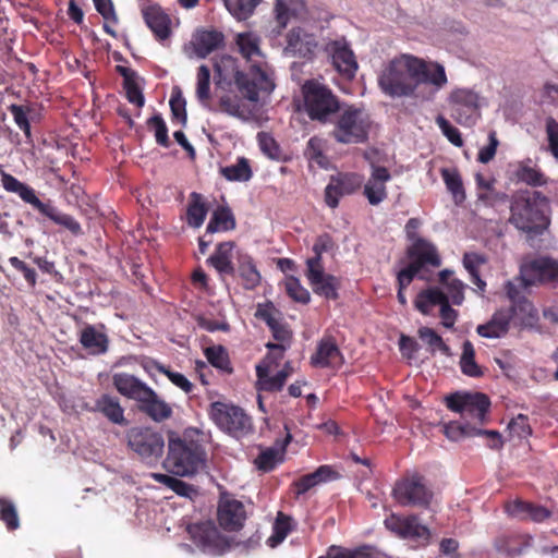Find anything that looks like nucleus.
I'll return each mask as SVG.
<instances>
[{
  "mask_svg": "<svg viewBox=\"0 0 558 558\" xmlns=\"http://www.w3.org/2000/svg\"><path fill=\"white\" fill-rule=\"evenodd\" d=\"M447 408L460 414H466L483 423L490 407L489 398L482 392H454L445 399Z\"/></svg>",
  "mask_w": 558,
  "mask_h": 558,
  "instance_id": "13",
  "label": "nucleus"
},
{
  "mask_svg": "<svg viewBox=\"0 0 558 558\" xmlns=\"http://www.w3.org/2000/svg\"><path fill=\"white\" fill-rule=\"evenodd\" d=\"M2 185L5 191L17 194L26 204H29L34 209L40 204V199L37 197L35 190L17 180L15 177L9 173H2Z\"/></svg>",
  "mask_w": 558,
  "mask_h": 558,
  "instance_id": "35",
  "label": "nucleus"
},
{
  "mask_svg": "<svg viewBox=\"0 0 558 558\" xmlns=\"http://www.w3.org/2000/svg\"><path fill=\"white\" fill-rule=\"evenodd\" d=\"M392 496L400 506L427 508L434 494L427 487L424 476L414 473L402 477L395 484Z\"/></svg>",
  "mask_w": 558,
  "mask_h": 558,
  "instance_id": "11",
  "label": "nucleus"
},
{
  "mask_svg": "<svg viewBox=\"0 0 558 558\" xmlns=\"http://www.w3.org/2000/svg\"><path fill=\"white\" fill-rule=\"evenodd\" d=\"M510 323L509 312H505L504 308H500L494 313L486 324L478 325L476 332L483 338H501L508 332Z\"/></svg>",
  "mask_w": 558,
  "mask_h": 558,
  "instance_id": "30",
  "label": "nucleus"
},
{
  "mask_svg": "<svg viewBox=\"0 0 558 558\" xmlns=\"http://www.w3.org/2000/svg\"><path fill=\"white\" fill-rule=\"evenodd\" d=\"M333 245V240L328 233L318 235L313 245L315 255L306 260V267L323 266V254L332 250Z\"/></svg>",
  "mask_w": 558,
  "mask_h": 558,
  "instance_id": "54",
  "label": "nucleus"
},
{
  "mask_svg": "<svg viewBox=\"0 0 558 558\" xmlns=\"http://www.w3.org/2000/svg\"><path fill=\"white\" fill-rule=\"evenodd\" d=\"M151 477L158 483L163 484L168 488L172 489L179 496L192 497V495L196 493L193 485L187 484L174 476L162 473H153Z\"/></svg>",
  "mask_w": 558,
  "mask_h": 558,
  "instance_id": "49",
  "label": "nucleus"
},
{
  "mask_svg": "<svg viewBox=\"0 0 558 558\" xmlns=\"http://www.w3.org/2000/svg\"><path fill=\"white\" fill-rule=\"evenodd\" d=\"M140 412L147 415L154 422H163L171 417V407L154 389H149L137 403Z\"/></svg>",
  "mask_w": 558,
  "mask_h": 558,
  "instance_id": "25",
  "label": "nucleus"
},
{
  "mask_svg": "<svg viewBox=\"0 0 558 558\" xmlns=\"http://www.w3.org/2000/svg\"><path fill=\"white\" fill-rule=\"evenodd\" d=\"M112 384L118 392L137 403L150 389L144 381L136 376L128 373H117L112 377Z\"/></svg>",
  "mask_w": 558,
  "mask_h": 558,
  "instance_id": "26",
  "label": "nucleus"
},
{
  "mask_svg": "<svg viewBox=\"0 0 558 558\" xmlns=\"http://www.w3.org/2000/svg\"><path fill=\"white\" fill-rule=\"evenodd\" d=\"M223 44V34L216 29H198L193 36L194 50L199 58H206Z\"/></svg>",
  "mask_w": 558,
  "mask_h": 558,
  "instance_id": "29",
  "label": "nucleus"
},
{
  "mask_svg": "<svg viewBox=\"0 0 558 558\" xmlns=\"http://www.w3.org/2000/svg\"><path fill=\"white\" fill-rule=\"evenodd\" d=\"M234 242H221L216 246L215 253L207 259V264L214 267L222 276H234L235 266L233 259Z\"/></svg>",
  "mask_w": 558,
  "mask_h": 558,
  "instance_id": "28",
  "label": "nucleus"
},
{
  "mask_svg": "<svg viewBox=\"0 0 558 558\" xmlns=\"http://www.w3.org/2000/svg\"><path fill=\"white\" fill-rule=\"evenodd\" d=\"M172 120L185 126L187 123L186 101L179 87L173 88L169 100Z\"/></svg>",
  "mask_w": 558,
  "mask_h": 558,
  "instance_id": "53",
  "label": "nucleus"
},
{
  "mask_svg": "<svg viewBox=\"0 0 558 558\" xmlns=\"http://www.w3.org/2000/svg\"><path fill=\"white\" fill-rule=\"evenodd\" d=\"M204 354L207 361L216 368L231 374L233 368L231 366L230 357L228 351L222 345H213L208 347L204 350Z\"/></svg>",
  "mask_w": 558,
  "mask_h": 558,
  "instance_id": "48",
  "label": "nucleus"
},
{
  "mask_svg": "<svg viewBox=\"0 0 558 558\" xmlns=\"http://www.w3.org/2000/svg\"><path fill=\"white\" fill-rule=\"evenodd\" d=\"M235 228V219L229 207L220 206L211 215L206 227V233L213 234L220 231H229Z\"/></svg>",
  "mask_w": 558,
  "mask_h": 558,
  "instance_id": "42",
  "label": "nucleus"
},
{
  "mask_svg": "<svg viewBox=\"0 0 558 558\" xmlns=\"http://www.w3.org/2000/svg\"><path fill=\"white\" fill-rule=\"evenodd\" d=\"M515 174L519 181L531 186H541L546 183L543 173L527 165H520Z\"/></svg>",
  "mask_w": 558,
  "mask_h": 558,
  "instance_id": "61",
  "label": "nucleus"
},
{
  "mask_svg": "<svg viewBox=\"0 0 558 558\" xmlns=\"http://www.w3.org/2000/svg\"><path fill=\"white\" fill-rule=\"evenodd\" d=\"M214 68L218 87H231L234 84L248 101L256 102L260 92L270 93L275 88L272 78L260 64H252L248 72H243L239 70L236 59L222 56L216 60Z\"/></svg>",
  "mask_w": 558,
  "mask_h": 558,
  "instance_id": "2",
  "label": "nucleus"
},
{
  "mask_svg": "<svg viewBox=\"0 0 558 558\" xmlns=\"http://www.w3.org/2000/svg\"><path fill=\"white\" fill-rule=\"evenodd\" d=\"M294 521L293 519L284 514L283 512H278L277 518L275 520L272 526V535L267 539V544L270 547H276L288 536V534L293 530Z\"/></svg>",
  "mask_w": 558,
  "mask_h": 558,
  "instance_id": "44",
  "label": "nucleus"
},
{
  "mask_svg": "<svg viewBox=\"0 0 558 558\" xmlns=\"http://www.w3.org/2000/svg\"><path fill=\"white\" fill-rule=\"evenodd\" d=\"M306 278L310 281L314 292L327 300H337L339 298V279L324 271V266L306 267Z\"/></svg>",
  "mask_w": 558,
  "mask_h": 558,
  "instance_id": "21",
  "label": "nucleus"
},
{
  "mask_svg": "<svg viewBox=\"0 0 558 558\" xmlns=\"http://www.w3.org/2000/svg\"><path fill=\"white\" fill-rule=\"evenodd\" d=\"M384 523L387 530L401 538L425 542H428L430 538L429 529L426 525L421 524L418 522V518L414 514L403 517L391 513L385 519Z\"/></svg>",
  "mask_w": 558,
  "mask_h": 558,
  "instance_id": "17",
  "label": "nucleus"
},
{
  "mask_svg": "<svg viewBox=\"0 0 558 558\" xmlns=\"http://www.w3.org/2000/svg\"><path fill=\"white\" fill-rule=\"evenodd\" d=\"M220 173L228 181L246 182L252 175V169L246 158L240 157L235 165L222 167Z\"/></svg>",
  "mask_w": 558,
  "mask_h": 558,
  "instance_id": "46",
  "label": "nucleus"
},
{
  "mask_svg": "<svg viewBox=\"0 0 558 558\" xmlns=\"http://www.w3.org/2000/svg\"><path fill=\"white\" fill-rule=\"evenodd\" d=\"M258 145L263 154L274 160L282 159V150L276 140L266 132L257 134Z\"/></svg>",
  "mask_w": 558,
  "mask_h": 558,
  "instance_id": "59",
  "label": "nucleus"
},
{
  "mask_svg": "<svg viewBox=\"0 0 558 558\" xmlns=\"http://www.w3.org/2000/svg\"><path fill=\"white\" fill-rule=\"evenodd\" d=\"M262 0H226L228 11L238 20L248 19Z\"/></svg>",
  "mask_w": 558,
  "mask_h": 558,
  "instance_id": "52",
  "label": "nucleus"
},
{
  "mask_svg": "<svg viewBox=\"0 0 558 558\" xmlns=\"http://www.w3.org/2000/svg\"><path fill=\"white\" fill-rule=\"evenodd\" d=\"M186 531L192 542L204 553L220 555L230 547L227 537L210 520L189 524Z\"/></svg>",
  "mask_w": 558,
  "mask_h": 558,
  "instance_id": "12",
  "label": "nucleus"
},
{
  "mask_svg": "<svg viewBox=\"0 0 558 558\" xmlns=\"http://www.w3.org/2000/svg\"><path fill=\"white\" fill-rule=\"evenodd\" d=\"M316 47L314 38L305 34L300 27L292 28L287 34V49L305 57L312 52V48Z\"/></svg>",
  "mask_w": 558,
  "mask_h": 558,
  "instance_id": "41",
  "label": "nucleus"
},
{
  "mask_svg": "<svg viewBox=\"0 0 558 558\" xmlns=\"http://www.w3.org/2000/svg\"><path fill=\"white\" fill-rule=\"evenodd\" d=\"M9 111L13 117L15 124L19 126L21 131H23L25 137L28 141H32V131L29 124V113L32 112V108L28 106L12 104L9 106Z\"/></svg>",
  "mask_w": 558,
  "mask_h": 558,
  "instance_id": "55",
  "label": "nucleus"
},
{
  "mask_svg": "<svg viewBox=\"0 0 558 558\" xmlns=\"http://www.w3.org/2000/svg\"><path fill=\"white\" fill-rule=\"evenodd\" d=\"M504 510L512 519L535 523H542L551 515V511L546 507L520 498L506 501Z\"/></svg>",
  "mask_w": 558,
  "mask_h": 558,
  "instance_id": "18",
  "label": "nucleus"
},
{
  "mask_svg": "<svg viewBox=\"0 0 558 558\" xmlns=\"http://www.w3.org/2000/svg\"><path fill=\"white\" fill-rule=\"evenodd\" d=\"M10 265L17 271H20L27 284L31 288H35L37 284V272L34 268L29 267L25 262L20 259L16 256H12L9 258Z\"/></svg>",
  "mask_w": 558,
  "mask_h": 558,
  "instance_id": "63",
  "label": "nucleus"
},
{
  "mask_svg": "<svg viewBox=\"0 0 558 558\" xmlns=\"http://www.w3.org/2000/svg\"><path fill=\"white\" fill-rule=\"evenodd\" d=\"M417 335L430 348L432 353L438 350L446 356L451 355L450 347L445 343L444 339L433 328L421 327L417 330Z\"/></svg>",
  "mask_w": 558,
  "mask_h": 558,
  "instance_id": "51",
  "label": "nucleus"
},
{
  "mask_svg": "<svg viewBox=\"0 0 558 558\" xmlns=\"http://www.w3.org/2000/svg\"><path fill=\"white\" fill-rule=\"evenodd\" d=\"M0 521L4 523L10 532L17 530L21 525L14 502L3 496H0Z\"/></svg>",
  "mask_w": 558,
  "mask_h": 558,
  "instance_id": "50",
  "label": "nucleus"
},
{
  "mask_svg": "<svg viewBox=\"0 0 558 558\" xmlns=\"http://www.w3.org/2000/svg\"><path fill=\"white\" fill-rule=\"evenodd\" d=\"M526 546L527 542H519L514 536H505L496 541L497 550L508 557L521 555Z\"/></svg>",
  "mask_w": 558,
  "mask_h": 558,
  "instance_id": "58",
  "label": "nucleus"
},
{
  "mask_svg": "<svg viewBox=\"0 0 558 558\" xmlns=\"http://www.w3.org/2000/svg\"><path fill=\"white\" fill-rule=\"evenodd\" d=\"M390 179L391 174L386 167L372 166L371 177L364 185V195L371 205L376 206L387 198L386 183Z\"/></svg>",
  "mask_w": 558,
  "mask_h": 558,
  "instance_id": "23",
  "label": "nucleus"
},
{
  "mask_svg": "<svg viewBox=\"0 0 558 558\" xmlns=\"http://www.w3.org/2000/svg\"><path fill=\"white\" fill-rule=\"evenodd\" d=\"M504 311L509 312L510 322L517 320L521 326L532 327L538 320L537 310L530 300L523 296Z\"/></svg>",
  "mask_w": 558,
  "mask_h": 558,
  "instance_id": "31",
  "label": "nucleus"
},
{
  "mask_svg": "<svg viewBox=\"0 0 558 558\" xmlns=\"http://www.w3.org/2000/svg\"><path fill=\"white\" fill-rule=\"evenodd\" d=\"M440 175L447 191L451 194L453 203L461 206L466 199V193L459 170L457 168H441Z\"/></svg>",
  "mask_w": 558,
  "mask_h": 558,
  "instance_id": "34",
  "label": "nucleus"
},
{
  "mask_svg": "<svg viewBox=\"0 0 558 558\" xmlns=\"http://www.w3.org/2000/svg\"><path fill=\"white\" fill-rule=\"evenodd\" d=\"M208 415L221 430L235 437L247 435L253 429L251 416L242 408L231 403H210Z\"/></svg>",
  "mask_w": 558,
  "mask_h": 558,
  "instance_id": "8",
  "label": "nucleus"
},
{
  "mask_svg": "<svg viewBox=\"0 0 558 558\" xmlns=\"http://www.w3.org/2000/svg\"><path fill=\"white\" fill-rule=\"evenodd\" d=\"M546 133L550 153L558 159V122L551 117L546 120Z\"/></svg>",
  "mask_w": 558,
  "mask_h": 558,
  "instance_id": "64",
  "label": "nucleus"
},
{
  "mask_svg": "<svg viewBox=\"0 0 558 558\" xmlns=\"http://www.w3.org/2000/svg\"><path fill=\"white\" fill-rule=\"evenodd\" d=\"M259 43V38L253 33H242L236 37V45L243 58L253 62V64H260L265 69L266 64L259 60L263 58Z\"/></svg>",
  "mask_w": 558,
  "mask_h": 558,
  "instance_id": "36",
  "label": "nucleus"
},
{
  "mask_svg": "<svg viewBox=\"0 0 558 558\" xmlns=\"http://www.w3.org/2000/svg\"><path fill=\"white\" fill-rule=\"evenodd\" d=\"M331 131V137L339 144H364L372 128L371 116L354 105L344 106L338 111Z\"/></svg>",
  "mask_w": 558,
  "mask_h": 558,
  "instance_id": "5",
  "label": "nucleus"
},
{
  "mask_svg": "<svg viewBox=\"0 0 558 558\" xmlns=\"http://www.w3.org/2000/svg\"><path fill=\"white\" fill-rule=\"evenodd\" d=\"M208 205L201 193L192 192L186 208V223L192 228H199L207 216Z\"/></svg>",
  "mask_w": 558,
  "mask_h": 558,
  "instance_id": "37",
  "label": "nucleus"
},
{
  "mask_svg": "<svg viewBox=\"0 0 558 558\" xmlns=\"http://www.w3.org/2000/svg\"><path fill=\"white\" fill-rule=\"evenodd\" d=\"M36 210L53 223L68 230L74 236H80L84 233L81 223L73 216L62 213L50 201L46 203L41 201Z\"/></svg>",
  "mask_w": 558,
  "mask_h": 558,
  "instance_id": "27",
  "label": "nucleus"
},
{
  "mask_svg": "<svg viewBox=\"0 0 558 558\" xmlns=\"http://www.w3.org/2000/svg\"><path fill=\"white\" fill-rule=\"evenodd\" d=\"M206 450L199 439L185 433L183 437L170 438L163 468L177 476H192L206 465Z\"/></svg>",
  "mask_w": 558,
  "mask_h": 558,
  "instance_id": "4",
  "label": "nucleus"
},
{
  "mask_svg": "<svg viewBox=\"0 0 558 558\" xmlns=\"http://www.w3.org/2000/svg\"><path fill=\"white\" fill-rule=\"evenodd\" d=\"M459 365L462 374L465 376L478 378L484 375L482 367L475 361V349L470 340H465L462 344Z\"/></svg>",
  "mask_w": 558,
  "mask_h": 558,
  "instance_id": "43",
  "label": "nucleus"
},
{
  "mask_svg": "<svg viewBox=\"0 0 558 558\" xmlns=\"http://www.w3.org/2000/svg\"><path fill=\"white\" fill-rule=\"evenodd\" d=\"M196 97L203 105L210 100V70L206 64L197 69Z\"/></svg>",
  "mask_w": 558,
  "mask_h": 558,
  "instance_id": "57",
  "label": "nucleus"
},
{
  "mask_svg": "<svg viewBox=\"0 0 558 558\" xmlns=\"http://www.w3.org/2000/svg\"><path fill=\"white\" fill-rule=\"evenodd\" d=\"M78 340L81 345L93 355L105 354L109 349L110 341L104 324L85 325L80 332Z\"/></svg>",
  "mask_w": 558,
  "mask_h": 558,
  "instance_id": "22",
  "label": "nucleus"
},
{
  "mask_svg": "<svg viewBox=\"0 0 558 558\" xmlns=\"http://www.w3.org/2000/svg\"><path fill=\"white\" fill-rule=\"evenodd\" d=\"M520 278L525 288L544 286L555 289L558 287V260L547 255L527 259L520 266Z\"/></svg>",
  "mask_w": 558,
  "mask_h": 558,
  "instance_id": "10",
  "label": "nucleus"
},
{
  "mask_svg": "<svg viewBox=\"0 0 558 558\" xmlns=\"http://www.w3.org/2000/svg\"><path fill=\"white\" fill-rule=\"evenodd\" d=\"M244 100H247L242 94L241 97L233 94H226L219 99V108L222 112L236 118H244L248 112Z\"/></svg>",
  "mask_w": 558,
  "mask_h": 558,
  "instance_id": "47",
  "label": "nucleus"
},
{
  "mask_svg": "<svg viewBox=\"0 0 558 558\" xmlns=\"http://www.w3.org/2000/svg\"><path fill=\"white\" fill-rule=\"evenodd\" d=\"M128 447L147 464L157 463L163 454V436L149 427H132L126 432Z\"/></svg>",
  "mask_w": 558,
  "mask_h": 558,
  "instance_id": "9",
  "label": "nucleus"
},
{
  "mask_svg": "<svg viewBox=\"0 0 558 558\" xmlns=\"http://www.w3.org/2000/svg\"><path fill=\"white\" fill-rule=\"evenodd\" d=\"M445 68L411 54L392 59L378 77V85L390 97H413L422 84H430L437 90L447 84Z\"/></svg>",
  "mask_w": 558,
  "mask_h": 558,
  "instance_id": "1",
  "label": "nucleus"
},
{
  "mask_svg": "<svg viewBox=\"0 0 558 558\" xmlns=\"http://www.w3.org/2000/svg\"><path fill=\"white\" fill-rule=\"evenodd\" d=\"M343 363V355L332 337L323 338L311 356V365L314 367L339 369Z\"/></svg>",
  "mask_w": 558,
  "mask_h": 558,
  "instance_id": "20",
  "label": "nucleus"
},
{
  "mask_svg": "<svg viewBox=\"0 0 558 558\" xmlns=\"http://www.w3.org/2000/svg\"><path fill=\"white\" fill-rule=\"evenodd\" d=\"M549 201L539 191L520 190L510 199L509 222L518 230L542 234L549 226Z\"/></svg>",
  "mask_w": 558,
  "mask_h": 558,
  "instance_id": "3",
  "label": "nucleus"
},
{
  "mask_svg": "<svg viewBox=\"0 0 558 558\" xmlns=\"http://www.w3.org/2000/svg\"><path fill=\"white\" fill-rule=\"evenodd\" d=\"M407 256L410 263L400 270L405 282H412L415 277L429 281L433 270L441 265L437 247L425 239H416L407 248Z\"/></svg>",
  "mask_w": 558,
  "mask_h": 558,
  "instance_id": "6",
  "label": "nucleus"
},
{
  "mask_svg": "<svg viewBox=\"0 0 558 558\" xmlns=\"http://www.w3.org/2000/svg\"><path fill=\"white\" fill-rule=\"evenodd\" d=\"M335 472L328 465L319 466L315 472L301 476L293 483L298 496L305 494L319 483L330 480Z\"/></svg>",
  "mask_w": 558,
  "mask_h": 558,
  "instance_id": "38",
  "label": "nucleus"
},
{
  "mask_svg": "<svg viewBox=\"0 0 558 558\" xmlns=\"http://www.w3.org/2000/svg\"><path fill=\"white\" fill-rule=\"evenodd\" d=\"M247 518L244 504L229 494H221L217 508V520L219 525L229 532L239 531L243 527Z\"/></svg>",
  "mask_w": 558,
  "mask_h": 558,
  "instance_id": "16",
  "label": "nucleus"
},
{
  "mask_svg": "<svg viewBox=\"0 0 558 558\" xmlns=\"http://www.w3.org/2000/svg\"><path fill=\"white\" fill-rule=\"evenodd\" d=\"M287 294L295 302L307 304L311 301V294L300 280L295 277H289L286 281Z\"/></svg>",
  "mask_w": 558,
  "mask_h": 558,
  "instance_id": "60",
  "label": "nucleus"
},
{
  "mask_svg": "<svg viewBox=\"0 0 558 558\" xmlns=\"http://www.w3.org/2000/svg\"><path fill=\"white\" fill-rule=\"evenodd\" d=\"M447 300L448 295L439 288H428L416 295L414 306L423 315H428L433 306H441Z\"/></svg>",
  "mask_w": 558,
  "mask_h": 558,
  "instance_id": "39",
  "label": "nucleus"
},
{
  "mask_svg": "<svg viewBox=\"0 0 558 558\" xmlns=\"http://www.w3.org/2000/svg\"><path fill=\"white\" fill-rule=\"evenodd\" d=\"M235 271L241 278L242 286L245 290H254L259 286L262 276L251 255H238V267L235 268Z\"/></svg>",
  "mask_w": 558,
  "mask_h": 558,
  "instance_id": "32",
  "label": "nucleus"
},
{
  "mask_svg": "<svg viewBox=\"0 0 558 558\" xmlns=\"http://www.w3.org/2000/svg\"><path fill=\"white\" fill-rule=\"evenodd\" d=\"M304 108L312 121L328 123L340 111L341 105L338 97L330 88L317 81H306L302 87Z\"/></svg>",
  "mask_w": 558,
  "mask_h": 558,
  "instance_id": "7",
  "label": "nucleus"
},
{
  "mask_svg": "<svg viewBox=\"0 0 558 558\" xmlns=\"http://www.w3.org/2000/svg\"><path fill=\"white\" fill-rule=\"evenodd\" d=\"M363 184V177L355 172H338L330 177L325 187V202L328 207L335 209L339 201L345 195L356 192Z\"/></svg>",
  "mask_w": 558,
  "mask_h": 558,
  "instance_id": "15",
  "label": "nucleus"
},
{
  "mask_svg": "<svg viewBox=\"0 0 558 558\" xmlns=\"http://www.w3.org/2000/svg\"><path fill=\"white\" fill-rule=\"evenodd\" d=\"M146 124L148 130L154 132L157 144L168 148L171 142L168 135V128L162 116L160 113H155L147 120Z\"/></svg>",
  "mask_w": 558,
  "mask_h": 558,
  "instance_id": "56",
  "label": "nucleus"
},
{
  "mask_svg": "<svg viewBox=\"0 0 558 558\" xmlns=\"http://www.w3.org/2000/svg\"><path fill=\"white\" fill-rule=\"evenodd\" d=\"M452 118L462 125H472L478 117V95L468 88H458L449 97Z\"/></svg>",
  "mask_w": 558,
  "mask_h": 558,
  "instance_id": "14",
  "label": "nucleus"
},
{
  "mask_svg": "<svg viewBox=\"0 0 558 558\" xmlns=\"http://www.w3.org/2000/svg\"><path fill=\"white\" fill-rule=\"evenodd\" d=\"M474 427L469 424H461L459 422H450L445 425L444 433L445 435L453 441L460 440L464 437H473L475 436Z\"/></svg>",
  "mask_w": 558,
  "mask_h": 558,
  "instance_id": "62",
  "label": "nucleus"
},
{
  "mask_svg": "<svg viewBox=\"0 0 558 558\" xmlns=\"http://www.w3.org/2000/svg\"><path fill=\"white\" fill-rule=\"evenodd\" d=\"M95 410L104 414L111 423L126 425L124 409L117 397L102 395L95 403Z\"/></svg>",
  "mask_w": 558,
  "mask_h": 558,
  "instance_id": "33",
  "label": "nucleus"
},
{
  "mask_svg": "<svg viewBox=\"0 0 558 558\" xmlns=\"http://www.w3.org/2000/svg\"><path fill=\"white\" fill-rule=\"evenodd\" d=\"M143 17L157 40H166L171 35L170 17L159 4H148L142 10Z\"/></svg>",
  "mask_w": 558,
  "mask_h": 558,
  "instance_id": "24",
  "label": "nucleus"
},
{
  "mask_svg": "<svg viewBox=\"0 0 558 558\" xmlns=\"http://www.w3.org/2000/svg\"><path fill=\"white\" fill-rule=\"evenodd\" d=\"M291 439L292 436L290 433H288L281 442L280 450L275 448H267L266 450L262 451L255 459L257 469L263 472L272 471L278 462L282 460L281 456H283L286 448L290 444Z\"/></svg>",
  "mask_w": 558,
  "mask_h": 558,
  "instance_id": "40",
  "label": "nucleus"
},
{
  "mask_svg": "<svg viewBox=\"0 0 558 558\" xmlns=\"http://www.w3.org/2000/svg\"><path fill=\"white\" fill-rule=\"evenodd\" d=\"M332 64L336 70L347 80H352L357 71L355 56L344 39L333 40L327 45Z\"/></svg>",
  "mask_w": 558,
  "mask_h": 558,
  "instance_id": "19",
  "label": "nucleus"
},
{
  "mask_svg": "<svg viewBox=\"0 0 558 558\" xmlns=\"http://www.w3.org/2000/svg\"><path fill=\"white\" fill-rule=\"evenodd\" d=\"M324 141L317 136L311 137L306 144L304 156L311 163H316L322 169H328L330 161L324 153Z\"/></svg>",
  "mask_w": 558,
  "mask_h": 558,
  "instance_id": "45",
  "label": "nucleus"
}]
</instances>
